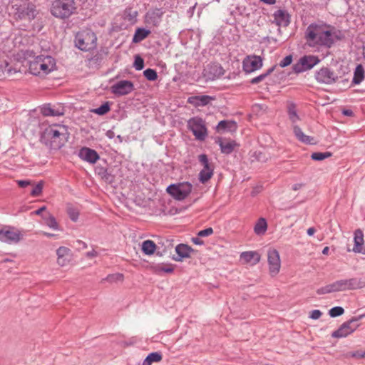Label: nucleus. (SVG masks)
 Returning <instances> with one entry per match:
<instances>
[{"label": "nucleus", "instance_id": "obj_54", "mask_svg": "<svg viewBox=\"0 0 365 365\" xmlns=\"http://www.w3.org/2000/svg\"><path fill=\"white\" fill-rule=\"evenodd\" d=\"M17 184L21 187H26L31 184L29 180H18Z\"/></svg>", "mask_w": 365, "mask_h": 365}, {"label": "nucleus", "instance_id": "obj_6", "mask_svg": "<svg viewBox=\"0 0 365 365\" xmlns=\"http://www.w3.org/2000/svg\"><path fill=\"white\" fill-rule=\"evenodd\" d=\"M187 128L192 131L195 138L202 141L207 136L205 122L200 117H193L188 120Z\"/></svg>", "mask_w": 365, "mask_h": 365}, {"label": "nucleus", "instance_id": "obj_53", "mask_svg": "<svg viewBox=\"0 0 365 365\" xmlns=\"http://www.w3.org/2000/svg\"><path fill=\"white\" fill-rule=\"evenodd\" d=\"M69 262V257H58L57 258V263L63 267L66 265Z\"/></svg>", "mask_w": 365, "mask_h": 365}, {"label": "nucleus", "instance_id": "obj_20", "mask_svg": "<svg viewBox=\"0 0 365 365\" xmlns=\"http://www.w3.org/2000/svg\"><path fill=\"white\" fill-rule=\"evenodd\" d=\"M204 72L207 78L213 80L222 76L224 74V69L218 63H210L205 68Z\"/></svg>", "mask_w": 365, "mask_h": 365}, {"label": "nucleus", "instance_id": "obj_55", "mask_svg": "<svg viewBox=\"0 0 365 365\" xmlns=\"http://www.w3.org/2000/svg\"><path fill=\"white\" fill-rule=\"evenodd\" d=\"M341 282L343 284L342 285H343L344 291L350 290L349 279H341Z\"/></svg>", "mask_w": 365, "mask_h": 365}, {"label": "nucleus", "instance_id": "obj_34", "mask_svg": "<svg viewBox=\"0 0 365 365\" xmlns=\"http://www.w3.org/2000/svg\"><path fill=\"white\" fill-rule=\"evenodd\" d=\"M162 358V354L160 352H152L144 359L143 365H151L154 362H159Z\"/></svg>", "mask_w": 365, "mask_h": 365}, {"label": "nucleus", "instance_id": "obj_1", "mask_svg": "<svg viewBox=\"0 0 365 365\" xmlns=\"http://www.w3.org/2000/svg\"><path fill=\"white\" fill-rule=\"evenodd\" d=\"M69 135L66 125H53L45 129L41 140L50 148L58 150L68 141Z\"/></svg>", "mask_w": 365, "mask_h": 365}, {"label": "nucleus", "instance_id": "obj_52", "mask_svg": "<svg viewBox=\"0 0 365 365\" xmlns=\"http://www.w3.org/2000/svg\"><path fill=\"white\" fill-rule=\"evenodd\" d=\"M322 314V312L320 310L314 309L310 312L309 317L312 319H318Z\"/></svg>", "mask_w": 365, "mask_h": 365}, {"label": "nucleus", "instance_id": "obj_63", "mask_svg": "<svg viewBox=\"0 0 365 365\" xmlns=\"http://www.w3.org/2000/svg\"><path fill=\"white\" fill-rule=\"evenodd\" d=\"M316 232V230L314 227H309L308 230H307V234L309 236H312Z\"/></svg>", "mask_w": 365, "mask_h": 365}, {"label": "nucleus", "instance_id": "obj_26", "mask_svg": "<svg viewBox=\"0 0 365 365\" xmlns=\"http://www.w3.org/2000/svg\"><path fill=\"white\" fill-rule=\"evenodd\" d=\"M293 132L296 138L302 143L312 145L315 143L314 138L312 136L305 135L302 129L296 125H293Z\"/></svg>", "mask_w": 365, "mask_h": 365}, {"label": "nucleus", "instance_id": "obj_48", "mask_svg": "<svg viewBox=\"0 0 365 365\" xmlns=\"http://www.w3.org/2000/svg\"><path fill=\"white\" fill-rule=\"evenodd\" d=\"M43 190V182H39L31 190V195L34 197L39 196Z\"/></svg>", "mask_w": 365, "mask_h": 365}, {"label": "nucleus", "instance_id": "obj_5", "mask_svg": "<svg viewBox=\"0 0 365 365\" xmlns=\"http://www.w3.org/2000/svg\"><path fill=\"white\" fill-rule=\"evenodd\" d=\"M74 42L75 46L78 49L88 51L96 48L97 46V36L91 30H83L76 34Z\"/></svg>", "mask_w": 365, "mask_h": 365}, {"label": "nucleus", "instance_id": "obj_3", "mask_svg": "<svg viewBox=\"0 0 365 365\" xmlns=\"http://www.w3.org/2000/svg\"><path fill=\"white\" fill-rule=\"evenodd\" d=\"M56 66L53 58L50 56H38L30 61L29 71L35 76L46 75L52 71Z\"/></svg>", "mask_w": 365, "mask_h": 365}, {"label": "nucleus", "instance_id": "obj_11", "mask_svg": "<svg viewBox=\"0 0 365 365\" xmlns=\"http://www.w3.org/2000/svg\"><path fill=\"white\" fill-rule=\"evenodd\" d=\"M21 231L14 227H5L0 230V240L8 244H16L22 239Z\"/></svg>", "mask_w": 365, "mask_h": 365}, {"label": "nucleus", "instance_id": "obj_36", "mask_svg": "<svg viewBox=\"0 0 365 365\" xmlns=\"http://www.w3.org/2000/svg\"><path fill=\"white\" fill-rule=\"evenodd\" d=\"M123 280V274L120 273H115L108 274L106 277L103 278L101 280V283L108 282L109 283H113L117 282H121Z\"/></svg>", "mask_w": 365, "mask_h": 365}, {"label": "nucleus", "instance_id": "obj_15", "mask_svg": "<svg viewBox=\"0 0 365 365\" xmlns=\"http://www.w3.org/2000/svg\"><path fill=\"white\" fill-rule=\"evenodd\" d=\"M262 58L259 56H249L242 62L243 70L245 73H252L262 67Z\"/></svg>", "mask_w": 365, "mask_h": 365}, {"label": "nucleus", "instance_id": "obj_64", "mask_svg": "<svg viewBox=\"0 0 365 365\" xmlns=\"http://www.w3.org/2000/svg\"><path fill=\"white\" fill-rule=\"evenodd\" d=\"M261 1L269 4V5H273L276 3V0H260Z\"/></svg>", "mask_w": 365, "mask_h": 365}, {"label": "nucleus", "instance_id": "obj_14", "mask_svg": "<svg viewBox=\"0 0 365 365\" xmlns=\"http://www.w3.org/2000/svg\"><path fill=\"white\" fill-rule=\"evenodd\" d=\"M133 90V83L128 80L119 81L110 87L111 93L116 96L128 95Z\"/></svg>", "mask_w": 365, "mask_h": 365}, {"label": "nucleus", "instance_id": "obj_4", "mask_svg": "<svg viewBox=\"0 0 365 365\" xmlns=\"http://www.w3.org/2000/svg\"><path fill=\"white\" fill-rule=\"evenodd\" d=\"M74 0H55L52 3L51 12L59 19H67L75 13L76 10Z\"/></svg>", "mask_w": 365, "mask_h": 365}, {"label": "nucleus", "instance_id": "obj_38", "mask_svg": "<svg viewBox=\"0 0 365 365\" xmlns=\"http://www.w3.org/2000/svg\"><path fill=\"white\" fill-rule=\"evenodd\" d=\"M110 110V102L106 101L100 107L91 110V112L99 115H103Z\"/></svg>", "mask_w": 365, "mask_h": 365}, {"label": "nucleus", "instance_id": "obj_21", "mask_svg": "<svg viewBox=\"0 0 365 365\" xmlns=\"http://www.w3.org/2000/svg\"><path fill=\"white\" fill-rule=\"evenodd\" d=\"M341 279L334 282L331 284L320 287L317 290L318 294H325L332 292H343L344 288Z\"/></svg>", "mask_w": 365, "mask_h": 365}, {"label": "nucleus", "instance_id": "obj_37", "mask_svg": "<svg viewBox=\"0 0 365 365\" xmlns=\"http://www.w3.org/2000/svg\"><path fill=\"white\" fill-rule=\"evenodd\" d=\"M43 220L45 221L46 225L48 226L50 228L55 230H60L58 224L55 217L53 216L52 215L48 214L47 216L43 217Z\"/></svg>", "mask_w": 365, "mask_h": 365}, {"label": "nucleus", "instance_id": "obj_35", "mask_svg": "<svg viewBox=\"0 0 365 365\" xmlns=\"http://www.w3.org/2000/svg\"><path fill=\"white\" fill-rule=\"evenodd\" d=\"M155 271L157 274L162 272L172 273L174 271V267L172 264H158L155 267Z\"/></svg>", "mask_w": 365, "mask_h": 365}, {"label": "nucleus", "instance_id": "obj_24", "mask_svg": "<svg viewBox=\"0 0 365 365\" xmlns=\"http://www.w3.org/2000/svg\"><path fill=\"white\" fill-rule=\"evenodd\" d=\"M354 246L353 251L356 253L365 254V248L363 247L364 245V234L361 230H356L354 232Z\"/></svg>", "mask_w": 365, "mask_h": 365}, {"label": "nucleus", "instance_id": "obj_30", "mask_svg": "<svg viewBox=\"0 0 365 365\" xmlns=\"http://www.w3.org/2000/svg\"><path fill=\"white\" fill-rule=\"evenodd\" d=\"M287 113L291 122L294 124L300 120L297 111V105L292 102H287Z\"/></svg>", "mask_w": 365, "mask_h": 365}, {"label": "nucleus", "instance_id": "obj_50", "mask_svg": "<svg viewBox=\"0 0 365 365\" xmlns=\"http://www.w3.org/2000/svg\"><path fill=\"white\" fill-rule=\"evenodd\" d=\"M292 56L291 55L287 56L282 61H280L279 65L282 68H284L292 63Z\"/></svg>", "mask_w": 365, "mask_h": 365}, {"label": "nucleus", "instance_id": "obj_32", "mask_svg": "<svg viewBox=\"0 0 365 365\" xmlns=\"http://www.w3.org/2000/svg\"><path fill=\"white\" fill-rule=\"evenodd\" d=\"M156 250V245L152 240H147L142 244V251L147 255H153Z\"/></svg>", "mask_w": 365, "mask_h": 365}, {"label": "nucleus", "instance_id": "obj_17", "mask_svg": "<svg viewBox=\"0 0 365 365\" xmlns=\"http://www.w3.org/2000/svg\"><path fill=\"white\" fill-rule=\"evenodd\" d=\"M164 11L162 9H150L145 15V23L153 26H158L162 21Z\"/></svg>", "mask_w": 365, "mask_h": 365}, {"label": "nucleus", "instance_id": "obj_51", "mask_svg": "<svg viewBox=\"0 0 365 365\" xmlns=\"http://www.w3.org/2000/svg\"><path fill=\"white\" fill-rule=\"evenodd\" d=\"M213 233V230L212 227H208L205 230H200L197 233L198 237H207L211 235Z\"/></svg>", "mask_w": 365, "mask_h": 365}, {"label": "nucleus", "instance_id": "obj_42", "mask_svg": "<svg viewBox=\"0 0 365 365\" xmlns=\"http://www.w3.org/2000/svg\"><path fill=\"white\" fill-rule=\"evenodd\" d=\"M143 75L148 81H154L158 78V73L155 70L147 68L143 71Z\"/></svg>", "mask_w": 365, "mask_h": 365}, {"label": "nucleus", "instance_id": "obj_12", "mask_svg": "<svg viewBox=\"0 0 365 365\" xmlns=\"http://www.w3.org/2000/svg\"><path fill=\"white\" fill-rule=\"evenodd\" d=\"M319 62L318 57L315 56H304L299 58V61L293 65V70L296 73H299L310 70Z\"/></svg>", "mask_w": 365, "mask_h": 365}, {"label": "nucleus", "instance_id": "obj_28", "mask_svg": "<svg viewBox=\"0 0 365 365\" xmlns=\"http://www.w3.org/2000/svg\"><path fill=\"white\" fill-rule=\"evenodd\" d=\"M217 143L220 147L221 152L226 155L232 153L237 145L235 140H222L220 139Z\"/></svg>", "mask_w": 365, "mask_h": 365}, {"label": "nucleus", "instance_id": "obj_7", "mask_svg": "<svg viewBox=\"0 0 365 365\" xmlns=\"http://www.w3.org/2000/svg\"><path fill=\"white\" fill-rule=\"evenodd\" d=\"M192 185L188 182L172 184L167 187V192L175 200H183L191 192Z\"/></svg>", "mask_w": 365, "mask_h": 365}, {"label": "nucleus", "instance_id": "obj_62", "mask_svg": "<svg viewBox=\"0 0 365 365\" xmlns=\"http://www.w3.org/2000/svg\"><path fill=\"white\" fill-rule=\"evenodd\" d=\"M46 209V207L45 206H43V207H40L39 209H38L37 210H36L34 212V213L37 215H40L43 212V211H44Z\"/></svg>", "mask_w": 365, "mask_h": 365}, {"label": "nucleus", "instance_id": "obj_33", "mask_svg": "<svg viewBox=\"0 0 365 365\" xmlns=\"http://www.w3.org/2000/svg\"><path fill=\"white\" fill-rule=\"evenodd\" d=\"M267 229V223L264 218H259L254 227V231L256 235H264Z\"/></svg>", "mask_w": 365, "mask_h": 365}, {"label": "nucleus", "instance_id": "obj_10", "mask_svg": "<svg viewBox=\"0 0 365 365\" xmlns=\"http://www.w3.org/2000/svg\"><path fill=\"white\" fill-rule=\"evenodd\" d=\"M314 78L318 83L327 85L333 84L339 79L337 74L329 67H322L317 71Z\"/></svg>", "mask_w": 365, "mask_h": 365}, {"label": "nucleus", "instance_id": "obj_16", "mask_svg": "<svg viewBox=\"0 0 365 365\" xmlns=\"http://www.w3.org/2000/svg\"><path fill=\"white\" fill-rule=\"evenodd\" d=\"M268 264L271 275L275 276L279 272L281 263L279 252L276 250H269L267 252Z\"/></svg>", "mask_w": 365, "mask_h": 365}, {"label": "nucleus", "instance_id": "obj_23", "mask_svg": "<svg viewBox=\"0 0 365 365\" xmlns=\"http://www.w3.org/2000/svg\"><path fill=\"white\" fill-rule=\"evenodd\" d=\"M194 250L185 244H179L175 247V252L178 254V257L174 258L177 262H180L183 258H188L190 257V253Z\"/></svg>", "mask_w": 365, "mask_h": 365}, {"label": "nucleus", "instance_id": "obj_25", "mask_svg": "<svg viewBox=\"0 0 365 365\" xmlns=\"http://www.w3.org/2000/svg\"><path fill=\"white\" fill-rule=\"evenodd\" d=\"M212 100H213L212 97L207 95H202L191 96L188 98L187 101L189 103L198 107L207 106Z\"/></svg>", "mask_w": 365, "mask_h": 365}, {"label": "nucleus", "instance_id": "obj_58", "mask_svg": "<svg viewBox=\"0 0 365 365\" xmlns=\"http://www.w3.org/2000/svg\"><path fill=\"white\" fill-rule=\"evenodd\" d=\"M342 113L346 116H352L354 115V113L350 109H345L342 111Z\"/></svg>", "mask_w": 365, "mask_h": 365}, {"label": "nucleus", "instance_id": "obj_41", "mask_svg": "<svg viewBox=\"0 0 365 365\" xmlns=\"http://www.w3.org/2000/svg\"><path fill=\"white\" fill-rule=\"evenodd\" d=\"M331 156V153L330 152H324V153H313L311 155V158L314 160L320 161L323 160Z\"/></svg>", "mask_w": 365, "mask_h": 365}, {"label": "nucleus", "instance_id": "obj_47", "mask_svg": "<svg viewBox=\"0 0 365 365\" xmlns=\"http://www.w3.org/2000/svg\"><path fill=\"white\" fill-rule=\"evenodd\" d=\"M67 212H68V215L70 219L72 221H73V222L77 221L78 216H79V212L76 209H75L73 207H68L67 209Z\"/></svg>", "mask_w": 365, "mask_h": 365}, {"label": "nucleus", "instance_id": "obj_57", "mask_svg": "<svg viewBox=\"0 0 365 365\" xmlns=\"http://www.w3.org/2000/svg\"><path fill=\"white\" fill-rule=\"evenodd\" d=\"M304 186V184H303V183H296V184L293 185L292 190L294 191H297V190L301 189L302 187H303Z\"/></svg>", "mask_w": 365, "mask_h": 365}, {"label": "nucleus", "instance_id": "obj_49", "mask_svg": "<svg viewBox=\"0 0 365 365\" xmlns=\"http://www.w3.org/2000/svg\"><path fill=\"white\" fill-rule=\"evenodd\" d=\"M133 66L137 71H140L144 67V61L140 56H136Z\"/></svg>", "mask_w": 365, "mask_h": 365}, {"label": "nucleus", "instance_id": "obj_8", "mask_svg": "<svg viewBox=\"0 0 365 365\" xmlns=\"http://www.w3.org/2000/svg\"><path fill=\"white\" fill-rule=\"evenodd\" d=\"M14 15L19 19H34L35 18V9L32 4L27 0L18 1L13 5Z\"/></svg>", "mask_w": 365, "mask_h": 365}, {"label": "nucleus", "instance_id": "obj_22", "mask_svg": "<svg viewBox=\"0 0 365 365\" xmlns=\"http://www.w3.org/2000/svg\"><path fill=\"white\" fill-rule=\"evenodd\" d=\"M240 260L243 263L255 265L260 261V255L255 251L243 252L240 255Z\"/></svg>", "mask_w": 365, "mask_h": 365}, {"label": "nucleus", "instance_id": "obj_18", "mask_svg": "<svg viewBox=\"0 0 365 365\" xmlns=\"http://www.w3.org/2000/svg\"><path fill=\"white\" fill-rule=\"evenodd\" d=\"M78 157L90 164H95L99 159L98 153L93 149L83 147L78 151Z\"/></svg>", "mask_w": 365, "mask_h": 365}, {"label": "nucleus", "instance_id": "obj_59", "mask_svg": "<svg viewBox=\"0 0 365 365\" xmlns=\"http://www.w3.org/2000/svg\"><path fill=\"white\" fill-rule=\"evenodd\" d=\"M255 154L257 155V159L258 160H264V156L261 152H255Z\"/></svg>", "mask_w": 365, "mask_h": 365}, {"label": "nucleus", "instance_id": "obj_45", "mask_svg": "<svg viewBox=\"0 0 365 365\" xmlns=\"http://www.w3.org/2000/svg\"><path fill=\"white\" fill-rule=\"evenodd\" d=\"M56 255L58 257H70L71 255V250L66 247H60L56 250Z\"/></svg>", "mask_w": 365, "mask_h": 365}, {"label": "nucleus", "instance_id": "obj_29", "mask_svg": "<svg viewBox=\"0 0 365 365\" xmlns=\"http://www.w3.org/2000/svg\"><path fill=\"white\" fill-rule=\"evenodd\" d=\"M150 34V31L144 28H137L133 35L132 42L138 43L146 38Z\"/></svg>", "mask_w": 365, "mask_h": 365}, {"label": "nucleus", "instance_id": "obj_9", "mask_svg": "<svg viewBox=\"0 0 365 365\" xmlns=\"http://www.w3.org/2000/svg\"><path fill=\"white\" fill-rule=\"evenodd\" d=\"M364 315H360L359 317H353L347 322L343 323L340 327L331 334L334 338L346 337L353 333L359 327L357 322L362 319Z\"/></svg>", "mask_w": 365, "mask_h": 365}, {"label": "nucleus", "instance_id": "obj_31", "mask_svg": "<svg viewBox=\"0 0 365 365\" xmlns=\"http://www.w3.org/2000/svg\"><path fill=\"white\" fill-rule=\"evenodd\" d=\"M364 69L361 64H359L356 66V67L355 68L354 77L352 79V83L356 84V85L359 84L360 83H361L364 81Z\"/></svg>", "mask_w": 365, "mask_h": 365}, {"label": "nucleus", "instance_id": "obj_44", "mask_svg": "<svg viewBox=\"0 0 365 365\" xmlns=\"http://www.w3.org/2000/svg\"><path fill=\"white\" fill-rule=\"evenodd\" d=\"M344 309L341 307H334L331 308L329 314L331 317H336L344 314Z\"/></svg>", "mask_w": 365, "mask_h": 365}, {"label": "nucleus", "instance_id": "obj_40", "mask_svg": "<svg viewBox=\"0 0 365 365\" xmlns=\"http://www.w3.org/2000/svg\"><path fill=\"white\" fill-rule=\"evenodd\" d=\"M349 281V289H361L365 287V283L358 278H350Z\"/></svg>", "mask_w": 365, "mask_h": 365}, {"label": "nucleus", "instance_id": "obj_61", "mask_svg": "<svg viewBox=\"0 0 365 365\" xmlns=\"http://www.w3.org/2000/svg\"><path fill=\"white\" fill-rule=\"evenodd\" d=\"M86 256L88 257H96L97 256V252H96L95 250H92L91 252H88L86 253Z\"/></svg>", "mask_w": 365, "mask_h": 365}, {"label": "nucleus", "instance_id": "obj_46", "mask_svg": "<svg viewBox=\"0 0 365 365\" xmlns=\"http://www.w3.org/2000/svg\"><path fill=\"white\" fill-rule=\"evenodd\" d=\"M41 113L44 116H56L58 114L50 106H45L41 108Z\"/></svg>", "mask_w": 365, "mask_h": 365}, {"label": "nucleus", "instance_id": "obj_39", "mask_svg": "<svg viewBox=\"0 0 365 365\" xmlns=\"http://www.w3.org/2000/svg\"><path fill=\"white\" fill-rule=\"evenodd\" d=\"M275 66H272L269 68L265 73L259 75L257 77H255L250 80V83L252 84H257L261 81H264L271 73L274 70Z\"/></svg>", "mask_w": 365, "mask_h": 365}, {"label": "nucleus", "instance_id": "obj_43", "mask_svg": "<svg viewBox=\"0 0 365 365\" xmlns=\"http://www.w3.org/2000/svg\"><path fill=\"white\" fill-rule=\"evenodd\" d=\"M98 174L106 181L111 182L113 176L108 172V170L103 167L98 168Z\"/></svg>", "mask_w": 365, "mask_h": 365}, {"label": "nucleus", "instance_id": "obj_56", "mask_svg": "<svg viewBox=\"0 0 365 365\" xmlns=\"http://www.w3.org/2000/svg\"><path fill=\"white\" fill-rule=\"evenodd\" d=\"M192 242L194 244L198 245H202L204 244V242L202 240H200L199 237H192Z\"/></svg>", "mask_w": 365, "mask_h": 365}, {"label": "nucleus", "instance_id": "obj_2", "mask_svg": "<svg viewBox=\"0 0 365 365\" xmlns=\"http://www.w3.org/2000/svg\"><path fill=\"white\" fill-rule=\"evenodd\" d=\"M341 38L335 32L324 31L320 26L309 25L306 31V39L310 46L319 45L330 48L335 39Z\"/></svg>", "mask_w": 365, "mask_h": 365}, {"label": "nucleus", "instance_id": "obj_27", "mask_svg": "<svg viewBox=\"0 0 365 365\" xmlns=\"http://www.w3.org/2000/svg\"><path fill=\"white\" fill-rule=\"evenodd\" d=\"M217 130L218 132H235L237 128L236 122L233 120H221L217 125Z\"/></svg>", "mask_w": 365, "mask_h": 365}, {"label": "nucleus", "instance_id": "obj_60", "mask_svg": "<svg viewBox=\"0 0 365 365\" xmlns=\"http://www.w3.org/2000/svg\"><path fill=\"white\" fill-rule=\"evenodd\" d=\"M352 356L354 357H359V358H364L365 357V353H359V351L354 352L352 354Z\"/></svg>", "mask_w": 365, "mask_h": 365}, {"label": "nucleus", "instance_id": "obj_13", "mask_svg": "<svg viewBox=\"0 0 365 365\" xmlns=\"http://www.w3.org/2000/svg\"><path fill=\"white\" fill-rule=\"evenodd\" d=\"M199 162L203 166L199 173V180L202 183L207 182L213 175L214 165L209 162L207 155L201 154L198 157Z\"/></svg>", "mask_w": 365, "mask_h": 365}, {"label": "nucleus", "instance_id": "obj_19", "mask_svg": "<svg viewBox=\"0 0 365 365\" xmlns=\"http://www.w3.org/2000/svg\"><path fill=\"white\" fill-rule=\"evenodd\" d=\"M273 23L278 26L287 27L291 21V16L287 10L278 9L272 14Z\"/></svg>", "mask_w": 365, "mask_h": 365}]
</instances>
